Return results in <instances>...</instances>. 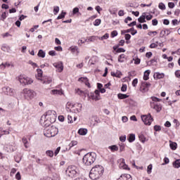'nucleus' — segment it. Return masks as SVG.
<instances>
[{"label": "nucleus", "instance_id": "19", "mask_svg": "<svg viewBox=\"0 0 180 180\" xmlns=\"http://www.w3.org/2000/svg\"><path fill=\"white\" fill-rule=\"evenodd\" d=\"M88 133V129L85 128H81L78 130V134H80V136H85Z\"/></svg>", "mask_w": 180, "mask_h": 180}, {"label": "nucleus", "instance_id": "50", "mask_svg": "<svg viewBox=\"0 0 180 180\" xmlns=\"http://www.w3.org/2000/svg\"><path fill=\"white\" fill-rule=\"evenodd\" d=\"M28 63H30L31 65H32L33 68H36L39 67V66L37 65V63H34V62L32 61V60H29Z\"/></svg>", "mask_w": 180, "mask_h": 180}, {"label": "nucleus", "instance_id": "8", "mask_svg": "<svg viewBox=\"0 0 180 180\" xmlns=\"http://www.w3.org/2000/svg\"><path fill=\"white\" fill-rule=\"evenodd\" d=\"M53 67L57 69L56 71H58V72H63L64 70V65L63 64V62L53 63Z\"/></svg>", "mask_w": 180, "mask_h": 180}, {"label": "nucleus", "instance_id": "45", "mask_svg": "<svg viewBox=\"0 0 180 180\" xmlns=\"http://www.w3.org/2000/svg\"><path fill=\"white\" fill-rule=\"evenodd\" d=\"M6 19V12H4L2 13L1 18H0V20H5Z\"/></svg>", "mask_w": 180, "mask_h": 180}, {"label": "nucleus", "instance_id": "24", "mask_svg": "<svg viewBox=\"0 0 180 180\" xmlns=\"http://www.w3.org/2000/svg\"><path fill=\"white\" fill-rule=\"evenodd\" d=\"M109 150L112 151V153H115V151H117L119 150V147L116 145H112L108 147Z\"/></svg>", "mask_w": 180, "mask_h": 180}, {"label": "nucleus", "instance_id": "56", "mask_svg": "<svg viewBox=\"0 0 180 180\" xmlns=\"http://www.w3.org/2000/svg\"><path fill=\"white\" fill-rule=\"evenodd\" d=\"M152 169H153V165H149L148 166V170H147L148 174H151Z\"/></svg>", "mask_w": 180, "mask_h": 180}, {"label": "nucleus", "instance_id": "5", "mask_svg": "<svg viewBox=\"0 0 180 180\" xmlns=\"http://www.w3.org/2000/svg\"><path fill=\"white\" fill-rule=\"evenodd\" d=\"M66 175L70 178H74L78 174V169L75 166H69L66 171Z\"/></svg>", "mask_w": 180, "mask_h": 180}, {"label": "nucleus", "instance_id": "29", "mask_svg": "<svg viewBox=\"0 0 180 180\" xmlns=\"http://www.w3.org/2000/svg\"><path fill=\"white\" fill-rule=\"evenodd\" d=\"M118 99H127V98H129V95L127 94H117Z\"/></svg>", "mask_w": 180, "mask_h": 180}, {"label": "nucleus", "instance_id": "62", "mask_svg": "<svg viewBox=\"0 0 180 180\" xmlns=\"http://www.w3.org/2000/svg\"><path fill=\"white\" fill-rule=\"evenodd\" d=\"M138 82H139V79H134L132 81V86H136V85H137Z\"/></svg>", "mask_w": 180, "mask_h": 180}, {"label": "nucleus", "instance_id": "26", "mask_svg": "<svg viewBox=\"0 0 180 180\" xmlns=\"http://www.w3.org/2000/svg\"><path fill=\"white\" fill-rule=\"evenodd\" d=\"M125 59H126V55L125 54H121L118 57V62L119 63H124Z\"/></svg>", "mask_w": 180, "mask_h": 180}, {"label": "nucleus", "instance_id": "35", "mask_svg": "<svg viewBox=\"0 0 180 180\" xmlns=\"http://www.w3.org/2000/svg\"><path fill=\"white\" fill-rule=\"evenodd\" d=\"M98 39H99V40H106V39H109V34L106 33L101 37H98Z\"/></svg>", "mask_w": 180, "mask_h": 180}, {"label": "nucleus", "instance_id": "11", "mask_svg": "<svg viewBox=\"0 0 180 180\" xmlns=\"http://www.w3.org/2000/svg\"><path fill=\"white\" fill-rule=\"evenodd\" d=\"M171 30L172 28L170 29H165V30H162L161 32H160V37H165V36H169V34H171Z\"/></svg>", "mask_w": 180, "mask_h": 180}, {"label": "nucleus", "instance_id": "23", "mask_svg": "<svg viewBox=\"0 0 180 180\" xmlns=\"http://www.w3.org/2000/svg\"><path fill=\"white\" fill-rule=\"evenodd\" d=\"M52 95H63V91L61 90L53 89L51 91Z\"/></svg>", "mask_w": 180, "mask_h": 180}, {"label": "nucleus", "instance_id": "60", "mask_svg": "<svg viewBox=\"0 0 180 180\" xmlns=\"http://www.w3.org/2000/svg\"><path fill=\"white\" fill-rule=\"evenodd\" d=\"M117 36V31L114 30L111 32V37H116Z\"/></svg>", "mask_w": 180, "mask_h": 180}, {"label": "nucleus", "instance_id": "16", "mask_svg": "<svg viewBox=\"0 0 180 180\" xmlns=\"http://www.w3.org/2000/svg\"><path fill=\"white\" fill-rule=\"evenodd\" d=\"M118 180H132V179L130 174H124L121 175Z\"/></svg>", "mask_w": 180, "mask_h": 180}, {"label": "nucleus", "instance_id": "48", "mask_svg": "<svg viewBox=\"0 0 180 180\" xmlns=\"http://www.w3.org/2000/svg\"><path fill=\"white\" fill-rule=\"evenodd\" d=\"M151 99H152V102H161V99H160V98H157V97H155V96H153V97H151Z\"/></svg>", "mask_w": 180, "mask_h": 180}, {"label": "nucleus", "instance_id": "58", "mask_svg": "<svg viewBox=\"0 0 180 180\" xmlns=\"http://www.w3.org/2000/svg\"><path fill=\"white\" fill-rule=\"evenodd\" d=\"M15 179H18V180H21L22 179V177L20 176V172H17V174H15Z\"/></svg>", "mask_w": 180, "mask_h": 180}, {"label": "nucleus", "instance_id": "38", "mask_svg": "<svg viewBox=\"0 0 180 180\" xmlns=\"http://www.w3.org/2000/svg\"><path fill=\"white\" fill-rule=\"evenodd\" d=\"M46 154L48 157H53L54 156V152L53 150H46Z\"/></svg>", "mask_w": 180, "mask_h": 180}, {"label": "nucleus", "instance_id": "15", "mask_svg": "<svg viewBox=\"0 0 180 180\" xmlns=\"http://www.w3.org/2000/svg\"><path fill=\"white\" fill-rule=\"evenodd\" d=\"M138 22H139V23H146L147 22L146 20V13H143L142 15L138 18Z\"/></svg>", "mask_w": 180, "mask_h": 180}, {"label": "nucleus", "instance_id": "32", "mask_svg": "<svg viewBox=\"0 0 180 180\" xmlns=\"http://www.w3.org/2000/svg\"><path fill=\"white\" fill-rule=\"evenodd\" d=\"M78 144V142L77 141H72L71 143L68 145V150H71L72 147H74V146H77Z\"/></svg>", "mask_w": 180, "mask_h": 180}, {"label": "nucleus", "instance_id": "51", "mask_svg": "<svg viewBox=\"0 0 180 180\" xmlns=\"http://www.w3.org/2000/svg\"><path fill=\"white\" fill-rule=\"evenodd\" d=\"M122 92H126L127 91V84H122L121 87Z\"/></svg>", "mask_w": 180, "mask_h": 180}, {"label": "nucleus", "instance_id": "6", "mask_svg": "<svg viewBox=\"0 0 180 180\" xmlns=\"http://www.w3.org/2000/svg\"><path fill=\"white\" fill-rule=\"evenodd\" d=\"M18 81L20 84H21V85H22L23 86H25V85H32V84H33V79L29 77H26L23 75H20L18 77Z\"/></svg>", "mask_w": 180, "mask_h": 180}, {"label": "nucleus", "instance_id": "18", "mask_svg": "<svg viewBox=\"0 0 180 180\" xmlns=\"http://www.w3.org/2000/svg\"><path fill=\"white\" fill-rule=\"evenodd\" d=\"M153 77L154 78H156V79H161L164 78L165 75L164 73L155 72Z\"/></svg>", "mask_w": 180, "mask_h": 180}, {"label": "nucleus", "instance_id": "33", "mask_svg": "<svg viewBox=\"0 0 180 180\" xmlns=\"http://www.w3.org/2000/svg\"><path fill=\"white\" fill-rule=\"evenodd\" d=\"M162 110V106L161 104L156 103V105L155 106V110L157 112H161Z\"/></svg>", "mask_w": 180, "mask_h": 180}, {"label": "nucleus", "instance_id": "54", "mask_svg": "<svg viewBox=\"0 0 180 180\" xmlns=\"http://www.w3.org/2000/svg\"><path fill=\"white\" fill-rule=\"evenodd\" d=\"M167 164H169V159L168 158H164V163L162 165H167Z\"/></svg>", "mask_w": 180, "mask_h": 180}, {"label": "nucleus", "instance_id": "53", "mask_svg": "<svg viewBox=\"0 0 180 180\" xmlns=\"http://www.w3.org/2000/svg\"><path fill=\"white\" fill-rule=\"evenodd\" d=\"M52 82V80H51V78H48L47 79L44 80L42 84H51Z\"/></svg>", "mask_w": 180, "mask_h": 180}, {"label": "nucleus", "instance_id": "27", "mask_svg": "<svg viewBox=\"0 0 180 180\" xmlns=\"http://www.w3.org/2000/svg\"><path fill=\"white\" fill-rule=\"evenodd\" d=\"M142 86L143 87V91H146L147 88H150L151 86V84L147 82H142Z\"/></svg>", "mask_w": 180, "mask_h": 180}, {"label": "nucleus", "instance_id": "21", "mask_svg": "<svg viewBox=\"0 0 180 180\" xmlns=\"http://www.w3.org/2000/svg\"><path fill=\"white\" fill-rule=\"evenodd\" d=\"M120 168H123V169H130L129 166H127V165H126L124 162V159H122V162L120 164Z\"/></svg>", "mask_w": 180, "mask_h": 180}, {"label": "nucleus", "instance_id": "59", "mask_svg": "<svg viewBox=\"0 0 180 180\" xmlns=\"http://www.w3.org/2000/svg\"><path fill=\"white\" fill-rule=\"evenodd\" d=\"M152 25L153 26H157V25H158V20L157 19H153L152 20Z\"/></svg>", "mask_w": 180, "mask_h": 180}, {"label": "nucleus", "instance_id": "36", "mask_svg": "<svg viewBox=\"0 0 180 180\" xmlns=\"http://www.w3.org/2000/svg\"><path fill=\"white\" fill-rule=\"evenodd\" d=\"M169 146H170L171 150H175L176 148L177 144L175 142L170 141Z\"/></svg>", "mask_w": 180, "mask_h": 180}, {"label": "nucleus", "instance_id": "61", "mask_svg": "<svg viewBox=\"0 0 180 180\" xmlns=\"http://www.w3.org/2000/svg\"><path fill=\"white\" fill-rule=\"evenodd\" d=\"M77 112H81L82 110V104L81 103H77Z\"/></svg>", "mask_w": 180, "mask_h": 180}, {"label": "nucleus", "instance_id": "47", "mask_svg": "<svg viewBox=\"0 0 180 180\" xmlns=\"http://www.w3.org/2000/svg\"><path fill=\"white\" fill-rule=\"evenodd\" d=\"M37 71L38 77H39V78H41L43 77V70H41V69H37Z\"/></svg>", "mask_w": 180, "mask_h": 180}, {"label": "nucleus", "instance_id": "55", "mask_svg": "<svg viewBox=\"0 0 180 180\" xmlns=\"http://www.w3.org/2000/svg\"><path fill=\"white\" fill-rule=\"evenodd\" d=\"M168 6L170 9H174V8H175V4L174 2H169Z\"/></svg>", "mask_w": 180, "mask_h": 180}, {"label": "nucleus", "instance_id": "63", "mask_svg": "<svg viewBox=\"0 0 180 180\" xmlns=\"http://www.w3.org/2000/svg\"><path fill=\"white\" fill-rule=\"evenodd\" d=\"M120 140L122 142L124 143V141H126V135L123 136H120Z\"/></svg>", "mask_w": 180, "mask_h": 180}, {"label": "nucleus", "instance_id": "28", "mask_svg": "<svg viewBox=\"0 0 180 180\" xmlns=\"http://www.w3.org/2000/svg\"><path fill=\"white\" fill-rule=\"evenodd\" d=\"M38 57H41V58H44L46 57V52L42 49H40L38 52Z\"/></svg>", "mask_w": 180, "mask_h": 180}, {"label": "nucleus", "instance_id": "1", "mask_svg": "<svg viewBox=\"0 0 180 180\" xmlns=\"http://www.w3.org/2000/svg\"><path fill=\"white\" fill-rule=\"evenodd\" d=\"M103 167L101 165H96L93 167L89 173V178L93 180L99 179L103 174Z\"/></svg>", "mask_w": 180, "mask_h": 180}, {"label": "nucleus", "instance_id": "22", "mask_svg": "<svg viewBox=\"0 0 180 180\" xmlns=\"http://www.w3.org/2000/svg\"><path fill=\"white\" fill-rule=\"evenodd\" d=\"M150 72H151L150 70H146L144 74H143V79L144 81H148L150 77Z\"/></svg>", "mask_w": 180, "mask_h": 180}, {"label": "nucleus", "instance_id": "14", "mask_svg": "<svg viewBox=\"0 0 180 180\" xmlns=\"http://www.w3.org/2000/svg\"><path fill=\"white\" fill-rule=\"evenodd\" d=\"M41 123H43V125L44 126V127H46V129L51 126L52 124V122H51V121L49 120V119H44L43 122H41Z\"/></svg>", "mask_w": 180, "mask_h": 180}, {"label": "nucleus", "instance_id": "44", "mask_svg": "<svg viewBox=\"0 0 180 180\" xmlns=\"http://www.w3.org/2000/svg\"><path fill=\"white\" fill-rule=\"evenodd\" d=\"M53 12H55V13H54V15H57V13H58V12H60V7H58V6H54V7H53Z\"/></svg>", "mask_w": 180, "mask_h": 180}, {"label": "nucleus", "instance_id": "57", "mask_svg": "<svg viewBox=\"0 0 180 180\" xmlns=\"http://www.w3.org/2000/svg\"><path fill=\"white\" fill-rule=\"evenodd\" d=\"M126 50L123 48H118L116 51V53H124Z\"/></svg>", "mask_w": 180, "mask_h": 180}, {"label": "nucleus", "instance_id": "31", "mask_svg": "<svg viewBox=\"0 0 180 180\" xmlns=\"http://www.w3.org/2000/svg\"><path fill=\"white\" fill-rule=\"evenodd\" d=\"M69 50L72 51V53H75V51H77V53H79V51L78 50V46H70L69 48Z\"/></svg>", "mask_w": 180, "mask_h": 180}, {"label": "nucleus", "instance_id": "12", "mask_svg": "<svg viewBox=\"0 0 180 180\" xmlns=\"http://www.w3.org/2000/svg\"><path fill=\"white\" fill-rule=\"evenodd\" d=\"M3 91L6 94V95H10L12 96L13 95V89L7 86V87H4L3 88Z\"/></svg>", "mask_w": 180, "mask_h": 180}, {"label": "nucleus", "instance_id": "43", "mask_svg": "<svg viewBox=\"0 0 180 180\" xmlns=\"http://www.w3.org/2000/svg\"><path fill=\"white\" fill-rule=\"evenodd\" d=\"M158 47V41H156L155 43H153L150 45V49H157Z\"/></svg>", "mask_w": 180, "mask_h": 180}, {"label": "nucleus", "instance_id": "52", "mask_svg": "<svg viewBox=\"0 0 180 180\" xmlns=\"http://www.w3.org/2000/svg\"><path fill=\"white\" fill-rule=\"evenodd\" d=\"M155 131H161V126L160 125H155L154 126Z\"/></svg>", "mask_w": 180, "mask_h": 180}, {"label": "nucleus", "instance_id": "20", "mask_svg": "<svg viewBox=\"0 0 180 180\" xmlns=\"http://www.w3.org/2000/svg\"><path fill=\"white\" fill-rule=\"evenodd\" d=\"M127 140L129 143H133L136 140V135L134 134H130L128 136Z\"/></svg>", "mask_w": 180, "mask_h": 180}, {"label": "nucleus", "instance_id": "9", "mask_svg": "<svg viewBox=\"0 0 180 180\" xmlns=\"http://www.w3.org/2000/svg\"><path fill=\"white\" fill-rule=\"evenodd\" d=\"M24 94L25 96H28V98H33L36 96V92H34V91L27 89H24Z\"/></svg>", "mask_w": 180, "mask_h": 180}, {"label": "nucleus", "instance_id": "13", "mask_svg": "<svg viewBox=\"0 0 180 180\" xmlns=\"http://www.w3.org/2000/svg\"><path fill=\"white\" fill-rule=\"evenodd\" d=\"M78 81L79 82H84L85 85H86L88 88H91V84H89V80L87 77H80L79 78Z\"/></svg>", "mask_w": 180, "mask_h": 180}, {"label": "nucleus", "instance_id": "39", "mask_svg": "<svg viewBox=\"0 0 180 180\" xmlns=\"http://www.w3.org/2000/svg\"><path fill=\"white\" fill-rule=\"evenodd\" d=\"M72 106V108H74V105L71 103H68L66 105V110L68 112H71V109L70 108V107Z\"/></svg>", "mask_w": 180, "mask_h": 180}, {"label": "nucleus", "instance_id": "41", "mask_svg": "<svg viewBox=\"0 0 180 180\" xmlns=\"http://www.w3.org/2000/svg\"><path fill=\"white\" fill-rule=\"evenodd\" d=\"M96 39H98V37L96 36H92V37H90L89 39H88V41L89 42H92L94 43V41H95L96 40Z\"/></svg>", "mask_w": 180, "mask_h": 180}, {"label": "nucleus", "instance_id": "64", "mask_svg": "<svg viewBox=\"0 0 180 180\" xmlns=\"http://www.w3.org/2000/svg\"><path fill=\"white\" fill-rule=\"evenodd\" d=\"M175 76L176 77V78H179V77H180V70H176L175 72Z\"/></svg>", "mask_w": 180, "mask_h": 180}, {"label": "nucleus", "instance_id": "10", "mask_svg": "<svg viewBox=\"0 0 180 180\" xmlns=\"http://www.w3.org/2000/svg\"><path fill=\"white\" fill-rule=\"evenodd\" d=\"M132 34V36H134L135 34H137V30H134V27H131L130 29H128L127 30H122L121 31V34H124L126 33H130Z\"/></svg>", "mask_w": 180, "mask_h": 180}, {"label": "nucleus", "instance_id": "46", "mask_svg": "<svg viewBox=\"0 0 180 180\" xmlns=\"http://www.w3.org/2000/svg\"><path fill=\"white\" fill-rule=\"evenodd\" d=\"M79 8L78 7H75L72 10V15H77V13H79Z\"/></svg>", "mask_w": 180, "mask_h": 180}, {"label": "nucleus", "instance_id": "4", "mask_svg": "<svg viewBox=\"0 0 180 180\" xmlns=\"http://www.w3.org/2000/svg\"><path fill=\"white\" fill-rule=\"evenodd\" d=\"M44 134L46 137H54L58 134V129L54 126L49 128H45Z\"/></svg>", "mask_w": 180, "mask_h": 180}, {"label": "nucleus", "instance_id": "34", "mask_svg": "<svg viewBox=\"0 0 180 180\" xmlns=\"http://www.w3.org/2000/svg\"><path fill=\"white\" fill-rule=\"evenodd\" d=\"M22 141L25 148H28L29 146H27V144H29V142L27 141V139H26V137H23L22 139Z\"/></svg>", "mask_w": 180, "mask_h": 180}, {"label": "nucleus", "instance_id": "25", "mask_svg": "<svg viewBox=\"0 0 180 180\" xmlns=\"http://www.w3.org/2000/svg\"><path fill=\"white\" fill-rule=\"evenodd\" d=\"M112 77H117V78H120V76L122 75V72L117 71V72H111Z\"/></svg>", "mask_w": 180, "mask_h": 180}, {"label": "nucleus", "instance_id": "2", "mask_svg": "<svg viewBox=\"0 0 180 180\" xmlns=\"http://www.w3.org/2000/svg\"><path fill=\"white\" fill-rule=\"evenodd\" d=\"M96 160V154L95 153H86L83 158V162L85 165H92Z\"/></svg>", "mask_w": 180, "mask_h": 180}, {"label": "nucleus", "instance_id": "30", "mask_svg": "<svg viewBox=\"0 0 180 180\" xmlns=\"http://www.w3.org/2000/svg\"><path fill=\"white\" fill-rule=\"evenodd\" d=\"M173 167L174 168H179L180 167V159L176 160L173 162Z\"/></svg>", "mask_w": 180, "mask_h": 180}, {"label": "nucleus", "instance_id": "40", "mask_svg": "<svg viewBox=\"0 0 180 180\" xmlns=\"http://www.w3.org/2000/svg\"><path fill=\"white\" fill-rule=\"evenodd\" d=\"M139 140H140V141H141V143H146V136H144V135L139 134Z\"/></svg>", "mask_w": 180, "mask_h": 180}, {"label": "nucleus", "instance_id": "49", "mask_svg": "<svg viewBox=\"0 0 180 180\" xmlns=\"http://www.w3.org/2000/svg\"><path fill=\"white\" fill-rule=\"evenodd\" d=\"M101 19H96L94 22V26H99V25H101Z\"/></svg>", "mask_w": 180, "mask_h": 180}, {"label": "nucleus", "instance_id": "3", "mask_svg": "<svg viewBox=\"0 0 180 180\" xmlns=\"http://www.w3.org/2000/svg\"><path fill=\"white\" fill-rule=\"evenodd\" d=\"M44 119H48L51 121V123H54L56 122V119H57V115H56V111L54 110H48L46 112V115H44L41 117V122H43Z\"/></svg>", "mask_w": 180, "mask_h": 180}, {"label": "nucleus", "instance_id": "17", "mask_svg": "<svg viewBox=\"0 0 180 180\" xmlns=\"http://www.w3.org/2000/svg\"><path fill=\"white\" fill-rule=\"evenodd\" d=\"M89 98H91L93 101H101V96H96V94L93 93L90 94Z\"/></svg>", "mask_w": 180, "mask_h": 180}, {"label": "nucleus", "instance_id": "37", "mask_svg": "<svg viewBox=\"0 0 180 180\" xmlns=\"http://www.w3.org/2000/svg\"><path fill=\"white\" fill-rule=\"evenodd\" d=\"M65 15H67V13L63 11V12L61 13V14H60V15L57 17V20H59V19H63V18H65Z\"/></svg>", "mask_w": 180, "mask_h": 180}, {"label": "nucleus", "instance_id": "42", "mask_svg": "<svg viewBox=\"0 0 180 180\" xmlns=\"http://www.w3.org/2000/svg\"><path fill=\"white\" fill-rule=\"evenodd\" d=\"M158 8H159V9H161L162 11H165V4H164V3H160Z\"/></svg>", "mask_w": 180, "mask_h": 180}, {"label": "nucleus", "instance_id": "7", "mask_svg": "<svg viewBox=\"0 0 180 180\" xmlns=\"http://www.w3.org/2000/svg\"><path fill=\"white\" fill-rule=\"evenodd\" d=\"M141 120L143 122L144 124H146V126H150L154 119L151 116V114L148 113L146 115H142Z\"/></svg>", "mask_w": 180, "mask_h": 180}]
</instances>
